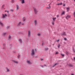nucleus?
I'll return each instance as SVG.
<instances>
[{
    "label": "nucleus",
    "instance_id": "nucleus-1",
    "mask_svg": "<svg viewBox=\"0 0 75 75\" xmlns=\"http://www.w3.org/2000/svg\"><path fill=\"white\" fill-rule=\"evenodd\" d=\"M35 54V52H34V49H32V53H31V55L32 56H33Z\"/></svg>",
    "mask_w": 75,
    "mask_h": 75
},
{
    "label": "nucleus",
    "instance_id": "nucleus-2",
    "mask_svg": "<svg viewBox=\"0 0 75 75\" xmlns=\"http://www.w3.org/2000/svg\"><path fill=\"white\" fill-rule=\"evenodd\" d=\"M71 17V16L69 15H67V16H66V18L67 20H68L69 18H70Z\"/></svg>",
    "mask_w": 75,
    "mask_h": 75
},
{
    "label": "nucleus",
    "instance_id": "nucleus-3",
    "mask_svg": "<svg viewBox=\"0 0 75 75\" xmlns=\"http://www.w3.org/2000/svg\"><path fill=\"white\" fill-rule=\"evenodd\" d=\"M62 35H64V36H67V33L66 32H64L63 33H62L61 34Z\"/></svg>",
    "mask_w": 75,
    "mask_h": 75
},
{
    "label": "nucleus",
    "instance_id": "nucleus-4",
    "mask_svg": "<svg viewBox=\"0 0 75 75\" xmlns=\"http://www.w3.org/2000/svg\"><path fill=\"white\" fill-rule=\"evenodd\" d=\"M53 21L52 22V24L53 25H54V22L55 21V20H56V18H53Z\"/></svg>",
    "mask_w": 75,
    "mask_h": 75
},
{
    "label": "nucleus",
    "instance_id": "nucleus-5",
    "mask_svg": "<svg viewBox=\"0 0 75 75\" xmlns=\"http://www.w3.org/2000/svg\"><path fill=\"white\" fill-rule=\"evenodd\" d=\"M34 10L35 14H37V12H38V11L35 8H34Z\"/></svg>",
    "mask_w": 75,
    "mask_h": 75
},
{
    "label": "nucleus",
    "instance_id": "nucleus-6",
    "mask_svg": "<svg viewBox=\"0 0 75 75\" xmlns=\"http://www.w3.org/2000/svg\"><path fill=\"white\" fill-rule=\"evenodd\" d=\"M28 36L29 37H30V36H31V31L30 30L28 31Z\"/></svg>",
    "mask_w": 75,
    "mask_h": 75
},
{
    "label": "nucleus",
    "instance_id": "nucleus-7",
    "mask_svg": "<svg viewBox=\"0 0 75 75\" xmlns=\"http://www.w3.org/2000/svg\"><path fill=\"white\" fill-rule=\"evenodd\" d=\"M5 17H7V15L6 14H5V15L4 14H2V18H5Z\"/></svg>",
    "mask_w": 75,
    "mask_h": 75
},
{
    "label": "nucleus",
    "instance_id": "nucleus-8",
    "mask_svg": "<svg viewBox=\"0 0 75 75\" xmlns=\"http://www.w3.org/2000/svg\"><path fill=\"white\" fill-rule=\"evenodd\" d=\"M34 23H35V25H36L37 24V20H35L34 21Z\"/></svg>",
    "mask_w": 75,
    "mask_h": 75
},
{
    "label": "nucleus",
    "instance_id": "nucleus-9",
    "mask_svg": "<svg viewBox=\"0 0 75 75\" xmlns=\"http://www.w3.org/2000/svg\"><path fill=\"white\" fill-rule=\"evenodd\" d=\"M27 63H28V64H31V62H30V60H28V61H27Z\"/></svg>",
    "mask_w": 75,
    "mask_h": 75
},
{
    "label": "nucleus",
    "instance_id": "nucleus-10",
    "mask_svg": "<svg viewBox=\"0 0 75 75\" xmlns=\"http://www.w3.org/2000/svg\"><path fill=\"white\" fill-rule=\"evenodd\" d=\"M70 9V7H68L67 8V12H68V11H69Z\"/></svg>",
    "mask_w": 75,
    "mask_h": 75
},
{
    "label": "nucleus",
    "instance_id": "nucleus-11",
    "mask_svg": "<svg viewBox=\"0 0 75 75\" xmlns=\"http://www.w3.org/2000/svg\"><path fill=\"white\" fill-rule=\"evenodd\" d=\"M0 25H1L2 27H3V26H4V25L2 23H1L0 21Z\"/></svg>",
    "mask_w": 75,
    "mask_h": 75
},
{
    "label": "nucleus",
    "instance_id": "nucleus-12",
    "mask_svg": "<svg viewBox=\"0 0 75 75\" xmlns=\"http://www.w3.org/2000/svg\"><path fill=\"white\" fill-rule=\"evenodd\" d=\"M21 22H19L18 23V24H17V25H18H18L20 26V25H21Z\"/></svg>",
    "mask_w": 75,
    "mask_h": 75
},
{
    "label": "nucleus",
    "instance_id": "nucleus-13",
    "mask_svg": "<svg viewBox=\"0 0 75 75\" xmlns=\"http://www.w3.org/2000/svg\"><path fill=\"white\" fill-rule=\"evenodd\" d=\"M13 62H14V63H15V64H18V62H17V61H16L15 60H13Z\"/></svg>",
    "mask_w": 75,
    "mask_h": 75
},
{
    "label": "nucleus",
    "instance_id": "nucleus-14",
    "mask_svg": "<svg viewBox=\"0 0 75 75\" xmlns=\"http://www.w3.org/2000/svg\"><path fill=\"white\" fill-rule=\"evenodd\" d=\"M69 66V67H73V65H72V64H69L68 65Z\"/></svg>",
    "mask_w": 75,
    "mask_h": 75
},
{
    "label": "nucleus",
    "instance_id": "nucleus-15",
    "mask_svg": "<svg viewBox=\"0 0 75 75\" xmlns=\"http://www.w3.org/2000/svg\"><path fill=\"white\" fill-rule=\"evenodd\" d=\"M22 1V4H24V0H21Z\"/></svg>",
    "mask_w": 75,
    "mask_h": 75
},
{
    "label": "nucleus",
    "instance_id": "nucleus-16",
    "mask_svg": "<svg viewBox=\"0 0 75 75\" xmlns=\"http://www.w3.org/2000/svg\"><path fill=\"white\" fill-rule=\"evenodd\" d=\"M65 11H63L62 13V14H61V15L62 16V15H65Z\"/></svg>",
    "mask_w": 75,
    "mask_h": 75
},
{
    "label": "nucleus",
    "instance_id": "nucleus-17",
    "mask_svg": "<svg viewBox=\"0 0 75 75\" xmlns=\"http://www.w3.org/2000/svg\"><path fill=\"white\" fill-rule=\"evenodd\" d=\"M60 46H61V45L59 44H58V45H57V47H58V48H59Z\"/></svg>",
    "mask_w": 75,
    "mask_h": 75
},
{
    "label": "nucleus",
    "instance_id": "nucleus-18",
    "mask_svg": "<svg viewBox=\"0 0 75 75\" xmlns=\"http://www.w3.org/2000/svg\"><path fill=\"white\" fill-rule=\"evenodd\" d=\"M26 19V18H25V17L23 18V21H25V20Z\"/></svg>",
    "mask_w": 75,
    "mask_h": 75
},
{
    "label": "nucleus",
    "instance_id": "nucleus-19",
    "mask_svg": "<svg viewBox=\"0 0 75 75\" xmlns=\"http://www.w3.org/2000/svg\"><path fill=\"white\" fill-rule=\"evenodd\" d=\"M19 8H18V5H16V10H18Z\"/></svg>",
    "mask_w": 75,
    "mask_h": 75
},
{
    "label": "nucleus",
    "instance_id": "nucleus-20",
    "mask_svg": "<svg viewBox=\"0 0 75 75\" xmlns=\"http://www.w3.org/2000/svg\"><path fill=\"white\" fill-rule=\"evenodd\" d=\"M50 5H51V4L49 5V7H47V8L49 9H50V8H51V6H50Z\"/></svg>",
    "mask_w": 75,
    "mask_h": 75
},
{
    "label": "nucleus",
    "instance_id": "nucleus-21",
    "mask_svg": "<svg viewBox=\"0 0 75 75\" xmlns=\"http://www.w3.org/2000/svg\"><path fill=\"white\" fill-rule=\"evenodd\" d=\"M19 41L21 42V43H22V40H21V39H20L19 40Z\"/></svg>",
    "mask_w": 75,
    "mask_h": 75
},
{
    "label": "nucleus",
    "instance_id": "nucleus-22",
    "mask_svg": "<svg viewBox=\"0 0 75 75\" xmlns=\"http://www.w3.org/2000/svg\"><path fill=\"white\" fill-rule=\"evenodd\" d=\"M11 37L10 36V35H9V37L8 40H11Z\"/></svg>",
    "mask_w": 75,
    "mask_h": 75
},
{
    "label": "nucleus",
    "instance_id": "nucleus-23",
    "mask_svg": "<svg viewBox=\"0 0 75 75\" xmlns=\"http://www.w3.org/2000/svg\"><path fill=\"white\" fill-rule=\"evenodd\" d=\"M6 32L3 33V34H4V35H6Z\"/></svg>",
    "mask_w": 75,
    "mask_h": 75
},
{
    "label": "nucleus",
    "instance_id": "nucleus-24",
    "mask_svg": "<svg viewBox=\"0 0 75 75\" xmlns=\"http://www.w3.org/2000/svg\"><path fill=\"white\" fill-rule=\"evenodd\" d=\"M6 70H7V72H9V69H8L7 68L6 69Z\"/></svg>",
    "mask_w": 75,
    "mask_h": 75
},
{
    "label": "nucleus",
    "instance_id": "nucleus-25",
    "mask_svg": "<svg viewBox=\"0 0 75 75\" xmlns=\"http://www.w3.org/2000/svg\"><path fill=\"white\" fill-rule=\"evenodd\" d=\"M73 15L74 17H75V11L74 12Z\"/></svg>",
    "mask_w": 75,
    "mask_h": 75
},
{
    "label": "nucleus",
    "instance_id": "nucleus-26",
    "mask_svg": "<svg viewBox=\"0 0 75 75\" xmlns=\"http://www.w3.org/2000/svg\"><path fill=\"white\" fill-rule=\"evenodd\" d=\"M57 65V64H55L53 67H54L55 66H56Z\"/></svg>",
    "mask_w": 75,
    "mask_h": 75
},
{
    "label": "nucleus",
    "instance_id": "nucleus-27",
    "mask_svg": "<svg viewBox=\"0 0 75 75\" xmlns=\"http://www.w3.org/2000/svg\"><path fill=\"white\" fill-rule=\"evenodd\" d=\"M61 4H62V3L61 4H57V5H61Z\"/></svg>",
    "mask_w": 75,
    "mask_h": 75
},
{
    "label": "nucleus",
    "instance_id": "nucleus-28",
    "mask_svg": "<svg viewBox=\"0 0 75 75\" xmlns=\"http://www.w3.org/2000/svg\"><path fill=\"white\" fill-rule=\"evenodd\" d=\"M4 5H3L2 6V8H4Z\"/></svg>",
    "mask_w": 75,
    "mask_h": 75
},
{
    "label": "nucleus",
    "instance_id": "nucleus-29",
    "mask_svg": "<svg viewBox=\"0 0 75 75\" xmlns=\"http://www.w3.org/2000/svg\"><path fill=\"white\" fill-rule=\"evenodd\" d=\"M41 35V34H40V33H39V34H38V36H40V35Z\"/></svg>",
    "mask_w": 75,
    "mask_h": 75
},
{
    "label": "nucleus",
    "instance_id": "nucleus-30",
    "mask_svg": "<svg viewBox=\"0 0 75 75\" xmlns=\"http://www.w3.org/2000/svg\"><path fill=\"white\" fill-rule=\"evenodd\" d=\"M66 54H67V55H68V52H66Z\"/></svg>",
    "mask_w": 75,
    "mask_h": 75
},
{
    "label": "nucleus",
    "instance_id": "nucleus-31",
    "mask_svg": "<svg viewBox=\"0 0 75 75\" xmlns=\"http://www.w3.org/2000/svg\"><path fill=\"white\" fill-rule=\"evenodd\" d=\"M59 41H60V40H59V39L58 40H57V42H59Z\"/></svg>",
    "mask_w": 75,
    "mask_h": 75
},
{
    "label": "nucleus",
    "instance_id": "nucleus-32",
    "mask_svg": "<svg viewBox=\"0 0 75 75\" xmlns=\"http://www.w3.org/2000/svg\"><path fill=\"white\" fill-rule=\"evenodd\" d=\"M48 50V48H47H47L45 49V50H46V51H47Z\"/></svg>",
    "mask_w": 75,
    "mask_h": 75
},
{
    "label": "nucleus",
    "instance_id": "nucleus-33",
    "mask_svg": "<svg viewBox=\"0 0 75 75\" xmlns=\"http://www.w3.org/2000/svg\"><path fill=\"white\" fill-rule=\"evenodd\" d=\"M20 55H18V58H20Z\"/></svg>",
    "mask_w": 75,
    "mask_h": 75
},
{
    "label": "nucleus",
    "instance_id": "nucleus-34",
    "mask_svg": "<svg viewBox=\"0 0 75 75\" xmlns=\"http://www.w3.org/2000/svg\"><path fill=\"white\" fill-rule=\"evenodd\" d=\"M12 1L13 3H14V0H12Z\"/></svg>",
    "mask_w": 75,
    "mask_h": 75
},
{
    "label": "nucleus",
    "instance_id": "nucleus-35",
    "mask_svg": "<svg viewBox=\"0 0 75 75\" xmlns=\"http://www.w3.org/2000/svg\"><path fill=\"white\" fill-rule=\"evenodd\" d=\"M64 40L65 41H67V38H64Z\"/></svg>",
    "mask_w": 75,
    "mask_h": 75
},
{
    "label": "nucleus",
    "instance_id": "nucleus-36",
    "mask_svg": "<svg viewBox=\"0 0 75 75\" xmlns=\"http://www.w3.org/2000/svg\"><path fill=\"white\" fill-rule=\"evenodd\" d=\"M10 11H13V10H11Z\"/></svg>",
    "mask_w": 75,
    "mask_h": 75
},
{
    "label": "nucleus",
    "instance_id": "nucleus-37",
    "mask_svg": "<svg viewBox=\"0 0 75 75\" xmlns=\"http://www.w3.org/2000/svg\"><path fill=\"white\" fill-rule=\"evenodd\" d=\"M62 57H64V54H62Z\"/></svg>",
    "mask_w": 75,
    "mask_h": 75
},
{
    "label": "nucleus",
    "instance_id": "nucleus-38",
    "mask_svg": "<svg viewBox=\"0 0 75 75\" xmlns=\"http://www.w3.org/2000/svg\"><path fill=\"white\" fill-rule=\"evenodd\" d=\"M73 52H74L75 53V50H73Z\"/></svg>",
    "mask_w": 75,
    "mask_h": 75
},
{
    "label": "nucleus",
    "instance_id": "nucleus-39",
    "mask_svg": "<svg viewBox=\"0 0 75 75\" xmlns=\"http://www.w3.org/2000/svg\"><path fill=\"white\" fill-rule=\"evenodd\" d=\"M10 27L9 26H7L8 28Z\"/></svg>",
    "mask_w": 75,
    "mask_h": 75
},
{
    "label": "nucleus",
    "instance_id": "nucleus-40",
    "mask_svg": "<svg viewBox=\"0 0 75 75\" xmlns=\"http://www.w3.org/2000/svg\"><path fill=\"white\" fill-rule=\"evenodd\" d=\"M41 61H43V59H41Z\"/></svg>",
    "mask_w": 75,
    "mask_h": 75
},
{
    "label": "nucleus",
    "instance_id": "nucleus-41",
    "mask_svg": "<svg viewBox=\"0 0 75 75\" xmlns=\"http://www.w3.org/2000/svg\"><path fill=\"white\" fill-rule=\"evenodd\" d=\"M44 66H47V65H46L45 64H44Z\"/></svg>",
    "mask_w": 75,
    "mask_h": 75
},
{
    "label": "nucleus",
    "instance_id": "nucleus-42",
    "mask_svg": "<svg viewBox=\"0 0 75 75\" xmlns=\"http://www.w3.org/2000/svg\"><path fill=\"white\" fill-rule=\"evenodd\" d=\"M57 17H59V15H57Z\"/></svg>",
    "mask_w": 75,
    "mask_h": 75
},
{
    "label": "nucleus",
    "instance_id": "nucleus-43",
    "mask_svg": "<svg viewBox=\"0 0 75 75\" xmlns=\"http://www.w3.org/2000/svg\"><path fill=\"white\" fill-rule=\"evenodd\" d=\"M58 54V52H57V54Z\"/></svg>",
    "mask_w": 75,
    "mask_h": 75
},
{
    "label": "nucleus",
    "instance_id": "nucleus-44",
    "mask_svg": "<svg viewBox=\"0 0 75 75\" xmlns=\"http://www.w3.org/2000/svg\"><path fill=\"white\" fill-rule=\"evenodd\" d=\"M3 45H4H4H5V44H4Z\"/></svg>",
    "mask_w": 75,
    "mask_h": 75
},
{
    "label": "nucleus",
    "instance_id": "nucleus-45",
    "mask_svg": "<svg viewBox=\"0 0 75 75\" xmlns=\"http://www.w3.org/2000/svg\"><path fill=\"white\" fill-rule=\"evenodd\" d=\"M42 68H43V66L42 65Z\"/></svg>",
    "mask_w": 75,
    "mask_h": 75
},
{
    "label": "nucleus",
    "instance_id": "nucleus-46",
    "mask_svg": "<svg viewBox=\"0 0 75 75\" xmlns=\"http://www.w3.org/2000/svg\"><path fill=\"white\" fill-rule=\"evenodd\" d=\"M74 74H71V75H74Z\"/></svg>",
    "mask_w": 75,
    "mask_h": 75
},
{
    "label": "nucleus",
    "instance_id": "nucleus-47",
    "mask_svg": "<svg viewBox=\"0 0 75 75\" xmlns=\"http://www.w3.org/2000/svg\"><path fill=\"white\" fill-rule=\"evenodd\" d=\"M5 11V12H7V11Z\"/></svg>",
    "mask_w": 75,
    "mask_h": 75
},
{
    "label": "nucleus",
    "instance_id": "nucleus-48",
    "mask_svg": "<svg viewBox=\"0 0 75 75\" xmlns=\"http://www.w3.org/2000/svg\"><path fill=\"white\" fill-rule=\"evenodd\" d=\"M65 4H64V5H63V6H65Z\"/></svg>",
    "mask_w": 75,
    "mask_h": 75
},
{
    "label": "nucleus",
    "instance_id": "nucleus-49",
    "mask_svg": "<svg viewBox=\"0 0 75 75\" xmlns=\"http://www.w3.org/2000/svg\"><path fill=\"white\" fill-rule=\"evenodd\" d=\"M35 51H36V49H35Z\"/></svg>",
    "mask_w": 75,
    "mask_h": 75
},
{
    "label": "nucleus",
    "instance_id": "nucleus-50",
    "mask_svg": "<svg viewBox=\"0 0 75 75\" xmlns=\"http://www.w3.org/2000/svg\"><path fill=\"white\" fill-rule=\"evenodd\" d=\"M55 54H57V52L55 53Z\"/></svg>",
    "mask_w": 75,
    "mask_h": 75
},
{
    "label": "nucleus",
    "instance_id": "nucleus-51",
    "mask_svg": "<svg viewBox=\"0 0 75 75\" xmlns=\"http://www.w3.org/2000/svg\"><path fill=\"white\" fill-rule=\"evenodd\" d=\"M58 0V1H59V0Z\"/></svg>",
    "mask_w": 75,
    "mask_h": 75
},
{
    "label": "nucleus",
    "instance_id": "nucleus-52",
    "mask_svg": "<svg viewBox=\"0 0 75 75\" xmlns=\"http://www.w3.org/2000/svg\"><path fill=\"white\" fill-rule=\"evenodd\" d=\"M42 45H43V43H42Z\"/></svg>",
    "mask_w": 75,
    "mask_h": 75
},
{
    "label": "nucleus",
    "instance_id": "nucleus-53",
    "mask_svg": "<svg viewBox=\"0 0 75 75\" xmlns=\"http://www.w3.org/2000/svg\"><path fill=\"white\" fill-rule=\"evenodd\" d=\"M7 13H8V11H7Z\"/></svg>",
    "mask_w": 75,
    "mask_h": 75
},
{
    "label": "nucleus",
    "instance_id": "nucleus-54",
    "mask_svg": "<svg viewBox=\"0 0 75 75\" xmlns=\"http://www.w3.org/2000/svg\"><path fill=\"white\" fill-rule=\"evenodd\" d=\"M23 24H22V25H23Z\"/></svg>",
    "mask_w": 75,
    "mask_h": 75
},
{
    "label": "nucleus",
    "instance_id": "nucleus-55",
    "mask_svg": "<svg viewBox=\"0 0 75 75\" xmlns=\"http://www.w3.org/2000/svg\"><path fill=\"white\" fill-rule=\"evenodd\" d=\"M74 1H75V0H74Z\"/></svg>",
    "mask_w": 75,
    "mask_h": 75
}]
</instances>
